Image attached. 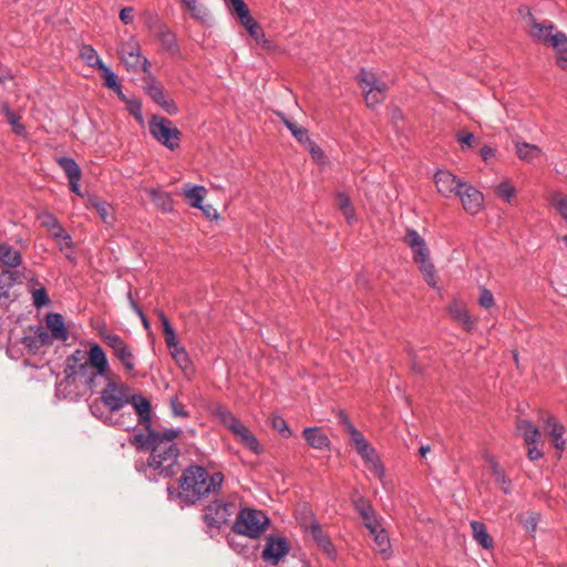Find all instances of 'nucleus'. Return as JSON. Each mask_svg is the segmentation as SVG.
Returning a JSON list of instances; mask_svg holds the SVG:
<instances>
[{
    "instance_id": "f257e3e1",
    "label": "nucleus",
    "mask_w": 567,
    "mask_h": 567,
    "mask_svg": "<svg viewBox=\"0 0 567 567\" xmlns=\"http://www.w3.org/2000/svg\"><path fill=\"white\" fill-rule=\"evenodd\" d=\"M109 369L107 357L100 344L89 343L87 351L76 349L66 358L65 379L58 384L56 393L68 398L81 390L97 391Z\"/></svg>"
},
{
    "instance_id": "f03ea898",
    "label": "nucleus",
    "mask_w": 567,
    "mask_h": 567,
    "mask_svg": "<svg viewBox=\"0 0 567 567\" xmlns=\"http://www.w3.org/2000/svg\"><path fill=\"white\" fill-rule=\"evenodd\" d=\"M103 386L99 391L101 402L109 412L116 413L132 404L137 415L138 424L150 430L152 423V406L144 395L132 393L131 388L111 368L102 379Z\"/></svg>"
},
{
    "instance_id": "7ed1b4c3",
    "label": "nucleus",
    "mask_w": 567,
    "mask_h": 567,
    "mask_svg": "<svg viewBox=\"0 0 567 567\" xmlns=\"http://www.w3.org/2000/svg\"><path fill=\"white\" fill-rule=\"evenodd\" d=\"M181 434V429H166L162 436H153V450L147 465L155 474L171 477L179 472V450L174 440Z\"/></svg>"
},
{
    "instance_id": "20e7f679",
    "label": "nucleus",
    "mask_w": 567,
    "mask_h": 567,
    "mask_svg": "<svg viewBox=\"0 0 567 567\" xmlns=\"http://www.w3.org/2000/svg\"><path fill=\"white\" fill-rule=\"evenodd\" d=\"M223 481L224 476L219 472L209 475L202 466H190L182 475L179 496L188 503H195L200 497L216 492Z\"/></svg>"
},
{
    "instance_id": "39448f33",
    "label": "nucleus",
    "mask_w": 567,
    "mask_h": 567,
    "mask_svg": "<svg viewBox=\"0 0 567 567\" xmlns=\"http://www.w3.org/2000/svg\"><path fill=\"white\" fill-rule=\"evenodd\" d=\"M403 241L411 248L413 260L419 266L429 286L437 288V276L433 262L430 259V250L423 237L414 229H408Z\"/></svg>"
},
{
    "instance_id": "423d86ee",
    "label": "nucleus",
    "mask_w": 567,
    "mask_h": 567,
    "mask_svg": "<svg viewBox=\"0 0 567 567\" xmlns=\"http://www.w3.org/2000/svg\"><path fill=\"white\" fill-rule=\"evenodd\" d=\"M100 336L104 343L111 349L112 355L116 359L125 373L133 375L136 368V355L133 348L118 334L102 330Z\"/></svg>"
},
{
    "instance_id": "0eeeda50",
    "label": "nucleus",
    "mask_w": 567,
    "mask_h": 567,
    "mask_svg": "<svg viewBox=\"0 0 567 567\" xmlns=\"http://www.w3.org/2000/svg\"><path fill=\"white\" fill-rule=\"evenodd\" d=\"M269 524V518L261 511L241 509L234 524V532L250 538L259 537Z\"/></svg>"
},
{
    "instance_id": "6e6552de",
    "label": "nucleus",
    "mask_w": 567,
    "mask_h": 567,
    "mask_svg": "<svg viewBox=\"0 0 567 567\" xmlns=\"http://www.w3.org/2000/svg\"><path fill=\"white\" fill-rule=\"evenodd\" d=\"M219 421L237 437V440L255 454L261 453L256 436L229 410L219 408L216 412Z\"/></svg>"
},
{
    "instance_id": "1a4fd4ad",
    "label": "nucleus",
    "mask_w": 567,
    "mask_h": 567,
    "mask_svg": "<svg viewBox=\"0 0 567 567\" xmlns=\"http://www.w3.org/2000/svg\"><path fill=\"white\" fill-rule=\"evenodd\" d=\"M150 132L152 136L168 150H175L179 146L182 133L166 117L154 115L150 121Z\"/></svg>"
},
{
    "instance_id": "9d476101",
    "label": "nucleus",
    "mask_w": 567,
    "mask_h": 567,
    "mask_svg": "<svg viewBox=\"0 0 567 567\" xmlns=\"http://www.w3.org/2000/svg\"><path fill=\"white\" fill-rule=\"evenodd\" d=\"M350 439L355 451L364 461L368 471L383 483L385 471L375 450L359 431H353V436Z\"/></svg>"
},
{
    "instance_id": "9b49d317",
    "label": "nucleus",
    "mask_w": 567,
    "mask_h": 567,
    "mask_svg": "<svg viewBox=\"0 0 567 567\" xmlns=\"http://www.w3.org/2000/svg\"><path fill=\"white\" fill-rule=\"evenodd\" d=\"M358 80L368 106L374 107L383 102L388 85L380 81L375 73L362 69Z\"/></svg>"
},
{
    "instance_id": "f8f14e48",
    "label": "nucleus",
    "mask_w": 567,
    "mask_h": 567,
    "mask_svg": "<svg viewBox=\"0 0 567 567\" xmlns=\"http://www.w3.org/2000/svg\"><path fill=\"white\" fill-rule=\"evenodd\" d=\"M121 60L126 69L132 72H147L148 61L142 56L141 49L136 43H125L121 49Z\"/></svg>"
},
{
    "instance_id": "ddd939ff",
    "label": "nucleus",
    "mask_w": 567,
    "mask_h": 567,
    "mask_svg": "<svg viewBox=\"0 0 567 567\" xmlns=\"http://www.w3.org/2000/svg\"><path fill=\"white\" fill-rule=\"evenodd\" d=\"M455 197L460 198L464 210L468 214L475 215L480 213L484 207L483 194L467 183H463Z\"/></svg>"
},
{
    "instance_id": "4468645a",
    "label": "nucleus",
    "mask_w": 567,
    "mask_h": 567,
    "mask_svg": "<svg viewBox=\"0 0 567 567\" xmlns=\"http://www.w3.org/2000/svg\"><path fill=\"white\" fill-rule=\"evenodd\" d=\"M464 182L446 169H440L434 174V184L439 194L445 198L455 197Z\"/></svg>"
},
{
    "instance_id": "2eb2a0df",
    "label": "nucleus",
    "mask_w": 567,
    "mask_h": 567,
    "mask_svg": "<svg viewBox=\"0 0 567 567\" xmlns=\"http://www.w3.org/2000/svg\"><path fill=\"white\" fill-rule=\"evenodd\" d=\"M289 549L285 537L270 536L267 538L261 557L265 561L277 565L289 553Z\"/></svg>"
},
{
    "instance_id": "dca6fc26",
    "label": "nucleus",
    "mask_w": 567,
    "mask_h": 567,
    "mask_svg": "<svg viewBox=\"0 0 567 567\" xmlns=\"http://www.w3.org/2000/svg\"><path fill=\"white\" fill-rule=\"evenodd\" d=\"M39 220L41 225L47 228L50 236L54 240L63 239L65 241V246L68 248L72 247V238L71 236L64 230L60 221L56 219L55 216H53L50 213H42L39 216Z\"/></svg>"
},
{
    "instance_id": "f3484780",
    "label": "nucleus",
    "mask_w": 567,
    "mask_h": 567,
    "mask_svg": "<svg viewBox=\"0 0 567 567\" xmlns=\"http://www.w3.org/2000/svg\"><path fill=\"white\" fill-rule=\"evenodd\" d=\"M544 431L551 439V443L558 451H564L566 441L564 439L565 426L559 423L553 415L544 419Z\"/></svg>"
},
{
    "instance_id": "a211bd4d",
    "label": "nucleus",
    "mask_w": 567,
    "mask_h": 567,
    "mask_svg": "<svg viewBox=\"0 0 567 567\" xmlns=\"http://www.w3.org/2000/svg\"><path fill=\"white\" fill-rule=\"evenodd\" d=\"M234 504L215 501L207 507L206 519L212 520L216 525L226 523L233 514Z\"/></svg>"
},
{
    "instance_id": "6ab92c4d",
    "label": "nucleus",
    "mask_w": 567,
    "mask_h": 567,
    "mask_svg": "<svg viewBox=\"0 0 567 567\" xmlns=\"http://www.w3.org/2000/svg\"><path fill=\"white\" fill-rule=\"evenodd\" d=\"M447 311L466 331H472L475 328L476 319L468 313V310L462 302L457 300L452 301L447 307Z\"/></svg>"
},
{
    "instance_id": "aec40b11",
    "label": "nucleus",
    "mask_w": 567,
    "mask_h": 567,
    "mask_svg": "<svg viewBox=\"0 0 567 567\" xmlns=\"http://www.w3.org/2000/svg\"><path fill=\"white\" fill-rule=\"evenodd\" d=\"M556 30L551 22H538L535 18L529 19V35L534 41L547 45L550 35Z\"/></svg>"
},
{
    "instance_id": "412c9836",
    "label": "nucleus",
    "mask_w": 567,
    "mask_h": 567,
    "mask_svg": "<svg viewBox=\"0 0 567 567\" xmlns=\"http://www.w3.org/2000/svg\"><path fill=\"white\" fill-rule=\"evenodd\" d=\"M146 92L151 99L162 109H164L168 114L174 115L177 113L178 109L176 104L167 97L162 85L157 83H151L147 85Z\"/></svg>"
},
{
    "instance_id": "4be33fe9",
    "label": "nucleus",
    "mask_w": 567,
    "mask_h": 567,
    "mask_svg": "<svg viewBox=\"0 0 567 567\" xmlns=\"http://www.w3.org/2000/svg\"><path fill=\"white\" fill-rule=\"evenodd\" d=\"M547 45L551 47L556 52L559 53V56L557 58V64L560 69L567 71V56L564 55V53H567V35L556 29L550 35Z\"/></svg>"
},
{
    "instance_id": "5701e85b",
    "label": "nucleus",
    "mask_w": 567,
    "mask_h": 567,
    "mask_svg": "<svg viewBox=\"0 0 567 567\" xmlns=\"http://www.w3.org/2000/svg\"><path fill=\"white\" fill-rule=\"evenodd\" d=\"M515 148L518 158L528 164H534L544 155L539 146L527 142L515 141Z\"/></svg>"
},
{
    "instance_id": "b1692460",
    "label": "nucleus",
    "mask_w": 567,
    "mask_h": 567,
    "mask_svg": "<svg viewBox=\"0 0 567 567\" xmlns=\"http://www.w3.org/2000/svg\"><path fill=\"white\" fill-rule=\"evenodd\" d=\"M100 419L107 425L117 426L125 431L135 429V420L131 413H120L118 415L111 412L102 413Z\"/></svg>"
},
{
    "instance_id": "393cba45",
    "label": "nucleus",
    "mask_w": 567,
    "mask_h": 567,
    "mask_svg": "<svg viewBox=\"0 0 567 567\" xmlns=\"http://www.w3.org/2000/svg\"><path fill=\"white\" fill-rule=\"evenodd\" d=\"M45 324L53 339L60 341L68 340V329L65 327L64 319L60 313H49L45 319Z\"/></svg>"
},
{
    "instance_id": "a878e982",
    "label": "nucleus",
    "mask_w": 567,
    "mask_h": 567,
    "mask_svg": "<svg viewBox=\"0 0 567 567\" xmlns=\"http://www.w3.org/2000/svg\"><path fill=\"white\" fill-rule=\"evenodd\" d=\"M302 435L307 443L317 450H328L330 440L327 434L319 427H307L303 430Z\"/></svg>"
},
{
    "instance_id": "bb28decb",
    "label": "nucleus",
    "mask_w": 567,
    "mask_h": 567,
    "mask_svg": "<svg viewBox=\"0 0 567 567\" xmlns=\"http://www.w3.org/2000/svg\"><path fill=\"white\" fill-rule=\"evenodd\" d=\"M87 207L94 208L105 224L112 225L114 223V209L109 203L101 200L96 196H89Z\"/></svg>"
},
{
    "instance_id": "cd10ccee",
    "label": "nucleus",
    "mask_w": 567,
    "mask_h": 567,
    "mask_svg": "<svg viewBox=\"0 0 567 567\" xmlns=\"http://www.w3.org/2000/svg\"><path fill=\"white\" fill-rule=\"evenodd\" d=\"M353 506L355 511L360 514L364 522L365 527H372V525L377 524V517L369 501L364 497H357L353 499Z\"/></svg>"
},
{
    "instance_id": "c85d7f7f",
    "label": "nucleus",
    "mask_w": 567,
    "mask_h": 567,
    "mask_svg": "<svg viewBox=\"0 0 567 567\" xmlns=\"http://www.w3.org/2000/svg\"><path fill=\"white\" fill-rule=\"evenodd\" d=\"M145 192L153 199L157 208L163 212L169 213L174 208V202L171 194L163 192L159 188H145Z\"/></svg>"
},
{
    "instance_id": "c756f323",
    "label": "nucleus",
    "mask_w": 567,
    "mask_h": 567,
    "mask_svg": "<svg viewBox=\"0 0 567 567\" xmlns=\"http://www.w3.org/2000/svg\"><path fill=\"white\" fill-rule=\"evenodd\" d=\"M0 262L11 268L19 267L22 262L20 250L8 244H0Z\"/></svg>"
},
{
    "instance_id": "7c9ffc66",
    "label": "nucleus",
    "mask_w": 567,
    "mask_h": 567,
    "mask_svg": "<svg viewBox=\"0 0 567 567\" xmlns=\"http://www.w3.org/2000/svg\"><path fill=\"white\" fill-rule=\"evenodd\" d=\"M156 38L161 42L163 49L171 54H176L178 52L176 35L167 27L162 25L156 32Z\"/></svg>"
},
{
    "instance_id": "2f4dec72",
    "label": "nucleus",
    "mask_w": 567,
    "mask_h": 567,
    "mask_svg": "<svg viewBox=\"0 0 567 567\" xmlns=\"http://www.w3.org/2000/svg\"><path fill=\"white\" fill-rule=\"evenodd\" d=\"M206 194L207 190L204 186L190 184L185 185L184 196L192 207H202Z\"/></svg>"
},
{
    "instance_id": "473e14b6",
    "label": "nucleus",
    "mask_w": 567,
    "mask_h": 567,
    "mask_svg": "<svg viewBox=\"0 0 567 567\" xmlns=\"http://www.w3.org/2000/svg\"><path fill=\"white\" fill-rule=\"evenodd\" d=\"M517 431L523 436L527 445H533L539 440V430L529 421L520 420L517 424Z\"/></svg>"
},
{
    "instance_id": "72a5a7b5",
    "label": "nucleus",
    "mask_w": 567,
    "mask_h": 567,
    "mask_svg": "<svg viewBox=\"0 0 567 567\" xmlns=\"http://www.w3.org/2000/svg\"><path fill=\"white\" fill-rule=\"evenodd\" d=\"M240 22L249 35L252 37L258 44L262 45L264 48L269 47V41L266 39L262 29L250 16Z\"/></svg>"
},
{
    "instance_id": "f704fd0d",
    "label": "nucleus",
    "mask_w": 567,
    "mask_h": 567,
    "mask_svg": "<svg viewBox=\"0 0 567 567\" xmlns=\"http://www.w3.org/2000/svg\"><path fill=\"white\" fill-rule=\"evenodd\" d=\"M471 528L473 532V538L485 549H489L493 547V539L486 530V527L483 523L478 520H473L471 523Z\"/></svg>"
},
{
    "instance_id": "c9c22d12",
    "label": "nucleus",
    "mask_w": 567,
    "mask_h": 567,
    "mask_svg": "<svg viewBox=\"0 0 567 567\" xmlns=\"http://www.w3.org/2000/svg\"><path fill=\"white\" fill-rule=\"evenodd\" d=\"M336 205L342 212L344 218L347 219V221L349 224H352L355 221L357 217H355L354 207L352 205L351 199L344 193L337 194Z\"/></svg>"
},
{
    "instance_id": "e433bc0d",
    "label": "nucleus",
    "mask_w": 567,
    "mask_h": 567,
    "mask_svg": "<svg viewBox=\"0 0 567 567\" xmlns=\"http://www.w3.org/2000/svg\"><path fill=\"white\" fill-rule=\"evenodd\" d=\"M367 528L374 538L375 549L380 553H385L390 547V540L385 530L381 528L379 523Z\"/></svg>"
},
{
    "instance_id": "4c0bfd02",
    "label": "nucleus",
    "mask_w": 567,
    "mask_h": 567,
    "mask_svg": "<svg viewBox=\"0 0 567 567\" xmlns=\"http://www.w3.org/2000/svg\"><path fill=\"white\" fill-rule=\"evenodd\" d=\"M79 53L81 59L91 68L99 70L104 65L97 52L89 44H83Z\"/></svg>"
},
{
    "instance_id": "58836bf2",
    "label": "nucleus",
    "mask_w": 567,
    "mask_h": 567,
    "mask_svg": "<svg viewBox=\"0 0 567 567\" xmlns=\"http://www.w3.org/2000/svg\"><path fill=\"white\" fill-rule=\"evenodd\" d=\"M17 280L18 277L16 271L3 270L0 272V300L9 297V291Z\"/></svg>"
},
{
    "instance_id": "ea45409f",
    "label": "nucleus",
    "mask_w": 567,
    "mask_h": 567,
    "mask_svg": "<svg viewBox=\"0 0 567 567\" xmlns=\"http://www.w3.org/2000/svg\"><path fill=\"white\" fill-rule=\"evenodd\" d=\"M58 163L64 171L68 179H81V169L74 159L70 157H60Z\"/></svg>"
},
{
    "instance_id": "a19ab883",
    "label": "nucleus",
    "mask_w": 567,
    "mask_h": 567,
    "mask_svg": "<svg viewBox=\"0 0 567 567\" xmlns=\"http://www.w3.org/2000/svg\"><path fill=\"white\" fill-rule=\"evenodd\" d=\"M277 115L281 118L284 124L287 126V128L291 132V134L297 138L300 143H308L310 141L308 136L307 130L299 127L295 123H292L290 120L286 117V115L281 112H278Z\"/></svg>"
},
{
    "instance_id": "79ce46f5",
    "label": "nucleus",
    "mask_w": 567,
    "mask_h": 567,
    "mask_svg": "<svg viewBox=\"0 0 567 567\" xmlns=\"http://www.w3.org/2000/svg\"><path fill=\"white\" fill-rule=\"evenodd\" d=\"M517 519L527 533L533 534L537 529L539 514L535 512H526L519 514Z\"/></svg>"
},
{
    "instance_id": "37998d69",
    "label": "nucleus",
    "mask_w": 567,
    "mask_h": 567,
    "mask_svg": "<svg viewBox=\"0 0 567 567\" xmlns=\"http://www.w3.org/2000/svg\"><path fill=\"white\" fill-rule=\"evenodd\" d=\"M310 534L312 538L317 542V544L329 555L332 554V544L327 535L322 532V529L318 525H312L310 528Z\"/></svg>"
},
{
    "instance_id": "c03bdc74",
    "label": "nucleus",
    "mask_w": 567,
    "mask_h": 567,
    "mask_svg": "<svg viewBox=\"0 0 567 567\" xmlns=\"http://www.w3.org/2000/svg\"><path fill=\"white\" fill-rule=\"evenodd\" d=\"M163 432L148 431V434H136L134 435L132 443L141 449L153 450V436H162Z\"/></svg>"
},
{
    "instance_id": "a18cd8bd",
    "label": "nucleus",
    "mask_w": 567,
    "mask_h": 567,
    "mask_svg": "<svg viewBox=\"0 0 567 567\" xmlns=\"http://www.w3.org/2000/svg\"><path fill=\"white\" fill-rule=\"evenodd\" d=\"M183 6L189 11L192 17L196 20H205L208 16L207 9L197 3L196 0H188Z\"/></svg>"
},
{
    "instance_id": "49530a36",
    "label": "nucleus",
    "mask_w": 567,
    "mask_h": 567,
    "mask_svg": "<svg viewBox=\"0 0 567 567\" xmlns=\"http://www.w3.org/2000/svg\"><path fill=\"white\" fill-rule=\"evenodd\" d=\"M183 6L189 11L192 17L196 20H205L208 16L207 9L197 3L196 0H188Z\"/></svg>"
},
{
    "instance_id": "de8ad7c7",
    "label": "nucleus",
    "mask_w": 567,
    "mask_h": 567,
    "mask_svg": "<svg viewBox=\"0 0 567 567\" xmlns=\"http://www.w3.org/2000/svg\"><path fill=\"white\" fill-rule=\"evenodd\" d=\"M183 6L189 11L192 17L196 20H205L208 16L207 9L197 3L196 0H188Z\"/></svg>"
},
{
    "instance_id": "09e8293b",
    "label": "nucleus",
    "mask_w": 567,
    "mask_h": 567,
    "mask_svg": "<svg viewBox=\"0 0 567 567\" xmlns=\"http://www.w3.org/2000/svg\"><path fill=\"white\" fill-rule=\"evenodd\" d=\"M496 194L503 200L509 203L515 197L516 189L508 181H504L496 186Z\"/></svg>"
},
{
    "instance_id": "8fccbe9b",
    "label": "nucleus",
    "mask_w": 567,
    "mask_h": 567,
    "mask_svg": "<svg viewBox=\"0 0 567 567\" xmlns=\"http://www.w3.org/2000/svg\"><path fill=\"white\" fill-rule=\"evenodd\" d=\"M159 319L163 323V332H164V336H165V342H166V346H174L177 341V338L175 336V332H174V329L173 327L171 326L167 317L163 313V312H159Z\"/></svg>"
},
{
    "instance_id": "3c124183",
    "label": "nucleus",
    "mask_w": 567,
    "mask_h": 567,
    "mask_svg": "<svg viewBox=\"0 0 567 567\" xmlns=\"http://www.w3.org/2000/svg\"><path fill=\"white\" fill-rule=\"evenodd\" d=\"M227 2V6L230 7L236 14L238 16L239 20L243 21L244 19L248 18L250 16L249 9L244 0H225Z\"/></svg>"
},
{
    "instance_id": "603ef678",
    "label": "nucleus",
    "mask_w": 567,
    "mask_h": 567,
    "mask_svg": "<svg viewBox=\"0 0 567 567\" xmlns=\"http://www.w3.org/2000/svg\"><path fill=\"white\" fill-rule=\"evenodd\" d=\"M227 2V6L230 7L236 14L238 16L239 20L243 21L244 19L248 18L250 16L249 9L244 0H225Z\"/></svg>"
},
{
    "instance_id": "864d4df0",
    "label": "nucleus",
    "mask_w": 567,
    "mask_h": 567,
    "mask_svg": "<svg viewBox=\"0 0 567 567\" xmlns=\"http://www.w3.org/2000/svg\"><path fill=\"white\" fill-rule=\"evenodd\" d=\"M176 364L183 370L185 374H190L194 371L193 362L189 358V354L187 351L179 353L178 355L175 354L173 358Z\"/></svg>"
},
{
    "instance_id": "5fc2aeb1",
    "label": "nucleus",
    "mask_w": 567,
    "mask_h": 567,
    "mask_svg": "<svg viewBox=\"0 0 567 567\" xmlns=\"http://www.w3.org/2000/svg\"><path fill=\"white\" fill-rule=\"evenodd\" d=\"M99 71L102 72V75L104 78V84L110 90L118 89L120 83L117 81V76L107 65L104 64L101 69H99Z\"/></svg>"
},
{
    "instance_id": "6e6d98bb",
    "label": "nucleus",
    "mask_w": 567,
    "mask_h": 567,
    "mask_svg": "<svg viewBox=\"0 0 567 567\" xmlns=\"http://www.w3.org/2000/svg\"><path fill=\"white\" fill-rule=\"evenodd\" d=\"M456 140L460 143L462 151L470 150L476 144L474 135L466 131L457 132Z\"/></svg>"
},
{
    "instance_id": "4d7b16f0",
    "label": "nucleus",
    "mask_w": 567,
    "mask_h": 567,
    "mask_svg": "<svg viewBox=\"0 0 567 567\" xmlns=\"http://www.w3.org/2000/svg\"><path fill=\"white\" fill-rule=\"evenodd\" d=\"M271 425L272 427L278 431L281 436L284 437H290L292 432L291 430L289 429L287 422L281 417V416H274L271 419Z\"/></svg>"
},
{
    "instance_id": "13d9d810",
    "label": "nucleus",
    "mask_w": 567,
    "mask_h": 567,
    "mask_svg": "<svg viewBox=\"0 0 567 567\" xmlns=\"http://www.w3.org/2000/svg\"><path fill=\"white\" fill-rule=\"evenodd\" d=\"M32 302L35 308H42L49 303V298L43 287L32 291Z\"/></svg>"
},
{
    "instance_id": "bf43d9fd",
    "label": "nucleus",
    "mask_w": 567,
    "mask_h": 567,
    "mask_svg": "<svg viewBox=\"0 0 567 567\" xmlns=\"http://www.w3.org/2000/svg\"><path fill=\"white\" fill-rule=\"evenodd\" d=\"M4 112H6L7 120L11 124L13 131L18 135H23L24 126L20 123V117L18 115H16L12 111H10L7 106L4 109Z\"/></svg>"
},
{
    "instance_id": "052dcab7",
    "label": "nucleus",
    "mask_w": 567,
    "mask_h": 567,
    "mask_svg": "<svg viewBox=\"0 0 567 567\" xmlns=\"http://www.w3.org/2000/svg\"><path fill=\"white\" fill-rule=\"evenodd\" d=\"M478 302L483 308L489 309L494 306L495 300H494L492 292L488 289L483 287V288H481V295H480Z\"/></svg>"
},
{
    "instance_id": "680f3d73",
    "label": "nucleus",
    "mask_w": 567,
    "mask_h": 567,
    "mask_svg": "<svg viewBox=\"0 0 567 567\" xmlns=\"http://www.w3.org/2000/svg\"><path fill=\"white\" fill-rule=\"evenodd\" d=\"M127 110L137 120V122L143 123L142 104L140 101H127Z\"/></svg>"
},
{
    "instance_id": "e2e57ef3",
    "label": "nucleus",
    "mask_w": 567,
    "mask_h": 567,
    "mask_svg": "<svg viewBox=\"0 0 567 567\" xmlns=\"http://www.w3.org/2000/svg\"><path fill=\"white\" fill-rule=\"evenodd\" d=\"M554 204L560 216L567 221V196L561 194L556 195Z\"/></svg>"
},
{
    "instance_id": "0e129e2a",
    "label": "nucleus",
    "mask_w": 567,
    "mask_h": 567,
    "mask_svg": "<svg viewBox=\"0 0 567 567\" xmlns=\"http://www.w3.org/2000/svg\"><path fill=\"white\" fill-rule=\"evenodd\" d=\"M337 419H338L339 424L344 426V430L348 432L350 437H352L353 431H358V430L354 427V425L352 424V422L350 421L348 415L343 411H339L337 414Z\"/></svg>"
},
{
    "instance_id": "69168bd1",
    "label": "nucleus",
    "mask_w": 567,
    "mask_h": 567,
    "mask_svg": "<svg viewBox=\"0 0 567 567\" xmlns=\"http://www.w3.org/2000/svg\"><path fill=\"white\" fill-rule=\"evenodd\" d=\"M307 144L309 146V152L311 154V157L317 163H323V159H324L323 151L319 146H317L315 143H312L311 141H309Z\"/></svg>"
},
{
    "instance_id": "338daca9",
    "label": "nucleus",
    "mask_w": 567,
    "mask_h": 567,
    "mask_svg": "<svg viewBox=\"0 0 567 567\" xmlns=\"http://www.w3.org/2000/svg\"><path fill=\"white\" fill-rule=\"evenodd\" d=\"M171 408H172V412L175 416L185 417L188 415L185 405L183 403H181L177 399H172Z\"/></svg>"
},
{
    "instance_id": "774afa93",
    "label": "nucleus",
    "mask_w": 567,
    "mask_h": 567,
    "mask_svg": "<svg viewBox=\"0 0 567 567\" xmlns=\"http://www.w3.org/2000/svg\"><path fill=\"white\" fill-rule=\"evenodd\" d=\"M120 19L125 24L132 23L134 21L133 8L132 7L123 8L120 12Z\"/></svg>"
}]
</instances>
